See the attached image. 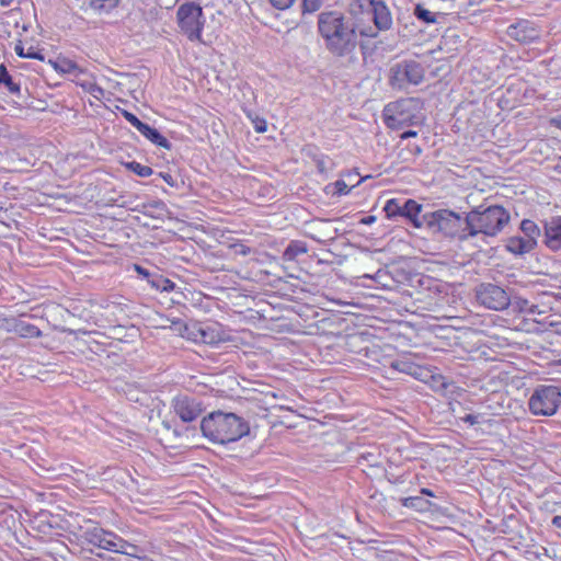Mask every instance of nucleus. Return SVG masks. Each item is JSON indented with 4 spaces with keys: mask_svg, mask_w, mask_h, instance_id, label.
I'll list each match as a JSON object with an SVG mask.
<instances>
[{
    "mask_svg": "<svg viewBox=\"0 0 561 561\" xmlns=\"http://www.w3.org/2000/svg\"><path fill=\"white\" fill-rule=\"evenodd\" d=\"M317 26L325 49L337 58L352 57L358 46L359 37H376L371 24L358 20L352 14L350 7L346 13L335 10L321 12L318 15Z\"/></svg>",
    "mask_w": 561,
    "mask_h": 561,
    "instance_id": "nucleus-1",
    "label": "nucleus"
},
{
    "mask_svg": "<svg viewBox=\"0 0 561 561\" xmlns=\"http://www.w3.org/2000/svg\"><path fill=\"white\" fill-rule=\"evenodd\" d=\"M201 431L210 442L226 445L247 436L250 433V425L234 413L215 411L203 417Z\"/></svg>",
    "mask_w": 561,
    "mask_h": 561,
    "instance_id": "nucleus-2",
    "label": "nucleus"
},
{
    "mask_svg": "<svg viewBox=\"0 0 561 561\" xmlns=\"http://www.w3.org/2000/svg\"><path fill=\"white\" fill-rule=\"evenodd\" d=\"M510 213L503 206H478L467 213L468 234L470 238H474L479 234L495 237L510 222Z\"/></svg>",
    "mask_w": 561,
    "mask_h": 561,
    "instance_id": "nucleus-3",
    "label": "nucleus"
},
{
    "mask_svg": "<svg viewBox=\"0 0 561 561\" xmlns=\"http://www.w3.org/2000/svg\"><path fill=\"white\" fill-rule=\"evenodd\" d=\"M350 11L363 23L373 22L371 28L375 30L376 37L379 32L392 27V13L383 0H350Z\"/></svg>",
    "mask_w": 561,
    "mask_h": 561,
    "instance_id": "nucleus-4",
    "label": "nucleus"
},
{
    "mask_svg": "<svg viewBox=\"0 0 561 561\" xmlns=\"http://www.w3.org/2000/svg\"><path fill=\"white\" fill-rule=\"evenodd\" d=\"M425 227L433 232H440L446 237L456 238L459 241L470 239L467 228V215L461 217L459 214L449 209H438L424 214Z\"/></svg>",
    "mask_w": 561,
    "mask_h": 561,
    "instance_id": "nucleus-5",
    "label": "nucleus"
},
{
    "mask_svg": "<svg viewBox=\"0 0 561 561\" xmlns=\"http://www.w3.org/2000/svg\"><path fill=\"white\" fill-rule=\"evenodd\" d=\"M423 66L415 60H402L389 69V84L392 89L407 90L409 85H419L424 80Z\"/></svg>",
    "mask_w": 561,
    "mask_h": 561,
    "instance_id": "nucleus-6",
    "label": "nucleus"
},
{
    "mask_svg": "<svg viewBox=\"0 0 561 561\" xmlns=\"http://www.w3.org/2000/svg\"><path fill=\"white\" fill-rule=\"evenodd\" d=\"M561 405V390L557 386H538L528 400L529 411L534 415L551 416Z\"/></svg>",
    "mask_w": 561,
    "mask_h": 561,
    "instance_id": "nucleus-7",
    "label": "nucleus"
},
{
    "mask_svg": "<svg viewBox=\"0 0 561 561\" xmlns=\"http://www.w3.org/2000/svg\"><path fill=\"white\" fill-rule=\"evenodd\" d=\"M178 24L191 42L201 41L205 24L203 9L195 2L181 4L176 12Z\"/></svg>",
    "mask_w": 561,
    "mask_h": 561,
    "instance_id": "nucleus-8",
    "label": "nucleus"
},
{
    "mask_svg": "<svg viewBox=\"0 0 561 561\" xmlns=\"http://www.w3.org/2000/svg\"><path fill=\"white\" fill-rule=\"evenodd\" d=\"M413 100L401 99L387 104L382 111L383 122L388 128L401 129L414 123Z\"/></svg>",
    "mask_w": 561,
    "mask_h": 561,
    "instance_id": "nucleus-9",
    "label": "nucleus"
},
{
    "mask_svg": "<svg viewBox=\"0 0 561 561\" xmlns=\"http://www.w3.org/2000/svg\"><path fill=\"white\" fill-rule=\"evenodd\" d=\"M477 301L491 310H504L510 304L508 294L500 286L491 283H483L476 289Z\"/></svg>",
    "mask_w": 561,
    "mask_h": 561,
    "instance_id": "nucleus-10",
    "label": "nucleus"
},
{
    "mask_svg": "<svg viewBox=\"0 0 561 561\" xmlns=\"http://www.w3.org/2000/svg\"><path fill=\"white\" fill-rule=\"evenodd\" d=\"M173 412L184 423H191L197 420L204 412L203 402L187 394H179L171 401Z\"/></svg>",
    "mask_w": 561,
    "mask_h": 561,
    "instance_id": "nucleus-11",
    "label": "nucleus"
},
{
    "mask_svg": "<svg viewBox=\"0 0 561 561\" xmlns=\"http://www.w3.org/2000/svg\"><path fill=\"white\" fill-rule=\"evenodd\" d=\"M194 340L204 344L216 346L232 341L228 330L218 322H207L199 324L193 332Z\"/></svg>",
    "mask_w": 561,
    "mask_h": 561,
    "instance_id": "nucleus-12",
    "label": "nucleus"
},
{
    "mask_svg": "<svg viewBox=\"0 0 561 561\" xmlns=\"http://www.w3.org/2000/svg\"><path fill=\"white\" fill-rule=\"evenodd\" d=\"M541 26L535 21L519 19L508 25L506 34L514 41L522 44H531L541 37Z\"/></svg>",
    "mask_w": 561,
    "mask_h": 561,
    "instance_id": "nucleus-13",
    "label": "nucleus"
},
{
    "mask_svg": "<svg viewBox=\"0 0 561 561\" xmlns=\"http://www.w3.org/2000/svg\"><path fill=\"white\" fill-rule=\"evenodd\" d=\"M82 538L90 545L103 550L113 551L116 534L101 527L88 528L83 531Z\"/></svg>",
    "mask_w": 561,
    "mask_h": 561,
    "instance_id": "nucleus-14",
    "label": "nucleus"
},
{
    "mask_svg": "<svg viewBox=\"0 0 561 561\" xmlns=\"http://www.w3.org/2000/svg\"><path fill=\"white\" fill-rule=\"evenodd\" d=\"M545 243L552 251L561 250V217H552L545 224Z\"/></svg>",
    "mask_w": 561,
    "mask_h": 561,
    "instance_id": "nucleus-15",
    "label": "nucleus"
},
{
    "mask_svg": "<svg viewBox=\"0 0 561 561\" xmlns=\"http://www.w3.org/2000/svg\"><path fill=\"white\" fill-rule=\"evenodd\" d=\"M423 206L414 199L402 202L400 217L408 219L415 228L425 227L424 215L421 216Z\"/></svg>",
    "mask_w": 561,
    "mask_h": 561,
    "instance_id": "nucleus-16",
    "label": "nucleus"
},
{
    "mask_svg": "<svg viewBox=\"0 0 561 561\" xmlns=\"http://www.w3.org/2000/svg\"><path fill=\"white\" fill-rule=\"evenodd\" d=\"M537 245V241L528 240L524 237H511L506 242V250L516 255L529 253Z\"/></svg>",
    "mask_w": 561,
    "mask_h": 561,
    "instance_id": "nucleus-17",
    "label": "nucleus"
},
{
    "mask_svg": "<svg viewBox=\"0 0 561 561\" xmlns=\"http://www.w3.org/2000/svg\"><path fill=\"white\" fill-rule=\"evenodd\" d=\"M112 552L141 559L142 554H144V549L135 543H131V542L123 539L121 536H118L116 534V539L114 541V547H113Z\"/></svg>",
    "mask_w": 561,
    "mask_h": 561,
    "instance_id": "nucleus-18",
    "label": "nucleus"
},
{
    "mask_svg": "<svg viewBox=\"0 0 561 561\" xmlns=\"http://www.w3.org/2000/svg\"><path fill=\"white\" fill-rule=\"evenodd\" d=\"M139 133L158 147L164 148L167 150H170L172 147L171 142L164 136H162L158 129L146 123L140 126Z\"/></svg>",
    "mask_w": 561,
    "mask_h": 561,
    "instance_id": "nucleus-19",
    "label": "nucleus"
},
{
    "mask_svg": "<svg viewBox=\"0 0 561 561\" xmlns=\"http://www.w3.org/2000/svg\"><path fill=\"white\" fill-rule=\"evenodd\" d=\"M13 333L20 335L21 337H39V336H42V331L36 325L25 322L20 319H16V321H15V327L13 328Z\"/></svg>",
    "mask_w": 561,
    "mask_h": 561,
    "instance_id": "nucleus-20",
    "label": "nucleus"
},
{
    "mask_svg": "<svg viewBox=\"0 0 561 561\" xmlns=\"http://www.w3.org/2000/svg\"><path fill=\"white\" fill-rule=\"evenodd\" d=\"M125 393L130 402L139 403L140 405L147 407L151 399L150 394L147 391L140 390L139 388L133 385L127 386Z\"/></svg>",
    "mask_w": 561,
    "mask_h": 561,
    "instance_id": "nucleus-21",
    "label": "nucleus"
},
{
    "mask_svg": "<svg viewBox=\"0 0 561 561\" xmlns=\"http://www.w3.org/2000/svg\"><path fill=\"white\" fill-rule=\"evenodd\" d=\"M404 507L413 508L419 512L427 511L432 503L422 496H409L401 500Z\"/></svg>",
    "mask_w": 561,
    "mask_h": 561,
    "instance_id": "nucleus-22",
    "label": "nucleus"
},
{
    "mask_svg": "<svg viewBox=\"0 0 561 561\" xmlns=\"http://www.w3.org/2000/svg\"><path fill=\"white\" fill-rule=\"evenodd\" d=\"M0 84H4L8 91L12 94H20L21 87L12 80L11 75L8 72L5 65H0Z\"/></svg>",
    "mask_w": 561,
    "mask_h": 561,
    "instance_id": "nucleus-23",
    "label": "nucleus"
},
{
    "mask_svg": "<svg viewBox=\"0 0 561 561\" xmlns=\"http://www.w3.org/2000/svg\"><path fill=\"white\" fill-rule=\"evenodd\" d=\"M153 289L159 291H172L175 284L163 275L154 272V275L149 284Z\"/></svg>",
    "mask_w": 561,
    "mask_h": 561,
    "instance_id": "nucleus-24",
    "label": "nucleus"
},
{
    "mask_svg": "<svg viewBox=\"0 0 561 561\" xmlns=\"http://www.w3.org/2000/svg\"><path fill=\"white\" fill-rule=\"evenodd\" d=\"M520 230L524 233V238L531 240V241H537V238L540 236L539 227L536 225L535 221L529 220V219H524L522 221Z\"/></svg>",
    "mask_w": 561,
    "mask_h": 561,
    "instance_id": "nucleus-25",
    "label": "nucleus"
},
{
    "mask_svg": "<svg viewBox=\"0 0 561 561\" xmlns=\"http://www.w3.org/2000/svg\"><path fill=\"white\" fill-rule=\"evenodd\" d=\"M390 367L411 376L416 375L419 370V366L408 359H396L391 363Z\"/></svg>",
    "mask_w": 561,
    "mask_h": 561,
    "instance_id": "nucleus-26",
    "label": "nucleus"
},
{
    "mask_svg": "<svg viewBox=\"0 0 561 561\" xmlns=\"http://www.w3.org/2000/svg\"><path fill=\"white\" fill-rule=\"evenodd\" d=\"M306 252L307 248L302 242L291 241L284 251V257L288 261H291Z\"/></svg>",
    "mask_w": 561,
    "mask_h": 561,
    "instance_id": "nucleus-27",
    "label": "nucleus"
},
{
    "mask_svg": "<svg viewBox=\"0 0 561 561\" xmlns=\"http://www.w3.org/2000/svg\"><path fill=\"white\" fill-rule=\"evenodd\" d=\"M414 15L417 20L424 22L425 24H432L436 22V13L427 10L421 4L415 5Z\"/></svg>",
    "mask_w": 561,
    "mask_h": 561,
    "instance_id": "nucleus-28",
    "label": "nucleus"
},
{
    "mask_svg": "<svg viewBox=\"0 0 561 561\" xmlns=\"http://www.w3.org/2000/svg\"><path fill=\"white\" fill-rule=\"evenodd\" d=\"M55 69L62 73L77 75V73L81 72V69L79 68V66L70 59H62V60L56 62Z\"/></svg>",
    "mask_w": 561,
    "mask_h": 561,
    "instance_id": "nucleus-29",
    "label": "nucleus"
},
{
    "mask_svg": "<svg viewBox=\"0 0 561 561\" xmlns=\"http://www.w3.org/2000/svg\"><path fill=\"white\" fill-rule=\"evenodd\" d=\"M402 201L398 198H391L386 202L383 211L388 218H394L401 214Z\"/></svg>",
    "mask_w": 561,
    "mask_h": 561,
    "instance_id": "nucleus-30",
    "label": "nucleus"
},
{
    "mask_svg": "<svg viewBox=\"0 0 561 561\" xmlns=\"http://www.w3.org/2000/svg\"><path fill=\"white\" fill-rule=\"evenodd\" d=\"M126 168L140 178H148L153 173V170L150 167L144 165L137 161L126 163Z\"/></svg>",
    "mask_w": 561,
    "mask_h": 561,
    "instance_id": "nucleus-31",
    "label": "nucleus"
},
{
    "mask_svg": "<svg viewBox=\"0 0 561 561\" xmlns=\"http://www.w3.org/2000/svg\"><path fill=\"white\" fill-rule=\"evenodd\" d=\"M14 50L19 57L44 60L43 55L36 51L33 47H30L27 50L24 51V47L21 44H18Z\"/></svg>",
    "mask_w": 561,
    "mask_h": 561,
    "instance_id": "nucleus-32",
    "label": "nucleus"
},
{
    "mask_svg": "<svg viewBox=\"0 0 561 561\" xmlns=\"http://www.w3.org/2000/svg\"><path fill=\"white\" fill-rule=\"evenodd\" d=\"M15 321H16V318L14 317H5L4 314L0 313V329L7 331V332H12L13 333V328L15 327Z\"/></svg>",
    "mask_w": 561,
    "mask_h": 561,
    "instance_id": "nucleus-33",
    "label": "nucleus"
},
{
    "mask_svg": "<svg viewBox=\"0 0 561 561\" xmlns=\"http://www.w3.org/2000/svg\"><path fill=\"white\" fill-rule=\"evenodd\" d=\"M123 116L124 118L133 126L135 127L138 131L140 129V126L144 125V122H141L135 114L128 112V111H123Z\"/></svg>",
    "mask_w": 561,
    "mask_h": 561,
    "instance_id": "nucleus-34",
    "label": "nucleus"
},
{
    "mask_svg": "<svg viewBox=\"0 0 561 561\" xmlns=\"http://www.w3.org/2000/svg\"><path fill=\"white\" fill-rule=\"evenodd\" d=\"M134 271L144 279H146L148 282V284H150L153 275H154V272H150L149 270L145 268L144 266L139 265V264H135L134 265Z\"/></svg>",
    "mask_w": 561,
    "mask_h": 561,
    "instance_id": "nucleus-35",
    "label": "nucleus"
},
{
    "mask_svg": "<svg viewBox=\"0 0 561 561\" xmlns=\"http://www.w3.org/2000/svg\"><path fill=\"white\" fill-rule=\"evenodd\" d=\"M321 7L320 0H304L302 1V9L304 12L312 13L319 10Z\"/></svg>",
    "mask_w": 561,
    "mask_h": 561,
    "instance_id": "nucleus-36",
    "label": "nucleus"
},
{
    "mask_svg": "<svg viewBox=\"0 0 561 561\" xmlns=\"http://www.w3.org/2000/svg\"><path fill=\"white\" fill-rule=\"evenodd\" d=\"M249 117L252 119L253 127L256 133H265L266 131L267 125H266V121L264 118L259 117L257 115L254 117L249 115Z\"/></svg>",
    "mask_w": 561,
    "mask_h": 561,
    "instance_id": "nucleus-37",
    "label": "nucleus"
},
{
    "mask_svg": "<svg viewBox=\"0 0 561 561\" xmlns=\"http://www.w3.org/2000/svg\"><path fill=\"white\" fill-rule=\"evenodd\" d=\"M334 187L336 190L337 195H346L350 193L351 188L343 180H337L334 182Z\"/></svg>",
    "mask_w": 561,
    "mask_h": 561,
    "instance_id": "nucleus-38",
    "label": "nucleus"
},
{
    "mask_svg": "<svg viewBox=\"0 0 561 561\" xmlns=\"http://www.w3.org/2000/svg\"><path fill=\"white\" fill-rule=\"evenodd\" d=\"M231 248L234 250L236 254H240L243 256H247L251 253V248H249L248 245H245L243 243H234L231 245Z\"/></svg>",
    "mask_w": 561,
    "mask_h": 561,
    "instance_id": "nucleus-39",
    "label": "nucleus"
},
{
    "mask_svg": "<svg viewBox=\"0 0 561 561\" xmlns=\"http://www.w3.org/2000/svg\"><path fill=\"white\" fill-rule=\"evenodd\" d=\"M295 0H270L271 4L278 10L288 9Z\"/></svg>",
    "mask_w": 561,
    "mask_h": 561,
    "instance_id": "nucleus-40",
    "label": "nucleus"
},
{
    "mask_svg": "<svg viewBox=\"0 0 561 561\" xmlns=\"http://www.w3.org/2000/svg\"><path fill=\"white\" fill-rule=\"evenodd\" d=\"M481 415L480 414H467L465 415L463 417H461V420L470 425H476V424H480L481 421Z\"/></svg>",
    "mask_w": 561,
    "mask_h": 561,
    "instance_id": "nucleus-41",
    "label": "nucleus"
},
{
    "mask_svg": "<svg viewBox=\"0 0 561 561\" xmlns=\"http://www.w3.org/2000/svg\"><path fill=\"white\" fill-rule=\"evenodd\" d=\"M518 306H519V309L522 311H527L529 313H535L536 312V309L538 308L537 306L535 305H529V302L527 300H520L518 302Z\"/></svg>",
    "mask_w": 561,
    "mask_h": 561,
    "instance_id": "nucleus-42",
    "label": "nucleus"
},
{
    "mask_svg": "<svg viewBox=\"0 0 561 561\" xmlns=\"http://www.w3.org/2000/svg\"><path fill=\"white\" fill-rule=\"evenodd\" d=\"M416 136H417V131H415V130H407V131H404L401 135V139H408L410 137H416Z\"/></svg>",
    "mask_w": 561,
    "mask_h": 561,
    "instance_id": "nucleus-43",
    "label": "nucleus"
},
{
    "mask_svg": "<svg viewBox=\"0 0 561 561\" xmlns=\"http://www.w3.org/2000/svg\"><path fill=\"white\" fill-rule=\"evenodd\" d=\"M552 525L561 529V515H557L552 518Z\"/></svg>",
    "mask_w": 561,
    "mask_h": 561,
    "instance_id": "nucleus-44",
    "label": "nucleus"
},
{
    "mask_svg": "<svg viewBox=\"0 0 561 561\" xmlns=\"http://www.w3.org/2000/svg\"><path fill=\"white\" fill-rule=\"evenodd\" d=\"M161 176L162 179L170 185H173V179H172V175L169 174V173H165V174H162L161 173Z\"/></svg>",
    "mask_w": 561,
    "mask_h": 561,
    "instance_id": "nucleus-45",
    "label": "nucleus"
},
{
    "mask_svg": "<svg viewBox=\"0 0 561 561\" xmlns=\"http://www.w3.org/2000/svg\"><path fill=\"white\" fill-rule=\"evenodd\" d=\"M375 219H376L375 216H367L362 219V224L370 225L375 221Z\"/></svg>",
    "mask_w": 561,
    "mask_h": 561,
    "instance_id": "nucleus-46",
    "label": "nucleus"
},
{
    "mask_svg": "<svg viewBox=\"0 0 561 561\" xmlns=\"http://www.w3.org/2000/svg\"><path fill=\"white\" fill-rule=\"evenodd\" d=\"M421 494L427 495V496H432V497L435 496L434 492L432 490H430V489H426V488L421 489Z\"/></svg>",
    "mask_w": 561,
    "mask_h": 561,
    "instance_id": "nucleus-47",
    "label": "nucleus"
},
{
    "mask_svg": "<svg viewBox=\"0 0 561 561\" xmlns=\"http://www.w3.org/2000/svg\"><path fill=\"white\" fill-rule=\"evenodd\" d=\"M410 151H411L413 154L419 156V154H421L422 149H421V147H419V146L414 145V146L410 149Z\"/></svg>",
    "mask_w": 561,
    "mask_h": 561,
    "instance_id": "nucleus-48",
    "label": "nucleus"
},
{
    "mask_svg": "<svg viewBox=\"0 0 561 561\" xmlns=\"http://www.w3.org/2000/svg\"><path fill=\"white\" fill-rule=\"evenodd\" d=\"M553 170L561 173V156L558 157L557 159V163L556 165L553 167Z\"/></svg>",
    "mask_w": 561,
    "mask_h": 561,
    "instance_id": "nucleus-49",
    "label": "nucleus"
},
{
    "mask_svg": "<svg viewBox=\"0 0 561 561\" xmlns=\"http://www.w3.org/2000/svg\"><path fill=\"white\" fill-rule=\"evenodd\" d=\"M553 124L561 129V117L553 118Z\"/></svg>",
    "mask_w": 561,
    "mask_h": 561,
    "instance_id": "nucleus-50",
    "label": "nucleus"
},
{
    "mask_svg": "<svg viewBox=\"0 0 561 561\" xmlns=\"http://www.w3.org/2000/svg\"><path fill=\"white\" fill-rule=\"evenodd\" d=\"M551 327H557V329L554 330L557 333H561V330L559 329V327L561 325V323H550Z\"/></svg>",
    "mask_w": 561,
    "mask_h": 561,
    "instance_id": "nucleus-51",
    "label": "nucleus"
},
{
    "mask_svg": "<svg viewBox=\"0 0 561 561\" xmlns=\"http://www.w3.org/2000/svg\"><path fill=\"white\" fill-rule=\"evenodd\" d=\"M318 168L320 171H323L324 170V165L321 161L318 162Z\"/></svg>",
    "mask_w": 561,
    "mask_h": 561,
    "instance_id": "nucleus-52",
    "label": "nucleus"
},
{
    "mask_svg": "<svg viewBox=\"0 0 561 561\" xmlns=\"http://www.w3.org/2000/svg\"><path fill=\"white\" fill-rule=\"evenodd\" d=\"M371 457H374L373 454H368L367 456L363 455V458H365L366 460H371Z\"/></svg>",
    "mask_w": 561,
    "mask_h": 561,
    "instance_id": "nucleus-53",
    "label": "nucleus"
},
{
    "mask_svg": "<svg viewBox=\"0 0 561 561\" xmlns=\"http://www.w3.org/2000/svg\"><path fill=\"white\" fill-rule=\"evenodd\" d=\"M371 457H374L373 454H368L367 456L363 455V458H365L366 460H371Z\"/></svg>",
    "mask_w": 561,
    "mask_h": 561,
    "instance_id": "nucleus-54",
    "label": "nucleus"
}]
</instances>
